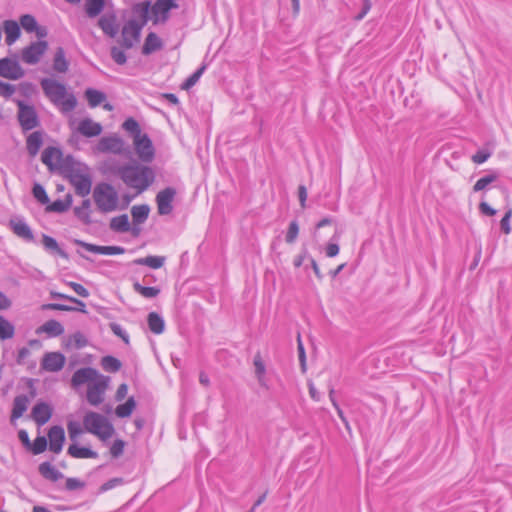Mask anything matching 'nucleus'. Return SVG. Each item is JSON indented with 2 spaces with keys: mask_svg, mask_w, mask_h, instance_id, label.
Returning a JSON list of instances; mask_svg holds the SVG:
<instances>
[{
  "mask_svg": "<svg viewBox=\"0 0 512 512\" xmlns=\"http://www.w3.org/2000/svg\"><path fill=\"white\" fill-rule=\"evenodd\" d=\"M93 201L99 212L112 213L119 209V194L115 187L107 182L96 184L92 192Z\"/></svg>",
  "mask_w": 512,
  "mask_h": 512,
  "instance_id": "nucleus-5",
  "label": "nucleus"
},
{
  "mask_svg": "<svg viewBox=\"0 0 512 512\" xmlns=\"http://www.w3.org/2000/svg\"><path fill=\"white\" fill-rule=\"evenodd\" d=\"M177 7L178 5L174 0H157L151 7L153 22L163 23L167 21L170 10Z\"/></svg>",
  "mask_w": 512,
  "mask_h": 512,
  "instance_id": "nucleus-16",
  "label": "nucleus"
},
{
  "mask_svg": "<svg viewBox=\"0 0 512 512\" xmlns=\"http://www.w3.org/2000/svg\"><path fill=\"white\" fill-rule=\"evenodd\" d=\"M298 234H299V225H298L297 221H292L289 224V227H288V230L286 233V237H285L286 242L289 244L294 243L298 237Z\"/></svg>",
  "mask_w": 512,
  "mask_h": 512,
  "instance_id": "nucleus-53",
  "label": "nucleus"
},
{
  "mask_svg": "<svg viewBox=\"0 0 512 512\" xmlns=\"http://www.w3.org/2000/svg\"><path fill=\"white\" fill-rule=\"evenodd\" d=\"M68 434L72 441H75L77 437L82 434L83 430L78 422L70 421L67 425Z\"/></svg>",
  "mask_w": 512,
  "mask_h": 512,
  "instance_id": "nucleus-54",
  "label": "nucleus"
},
{
  "mask_svg": "<svg viewBox=\"0 0 512 512\" xmlns=\"http://www.w3.org/2000/svg\"><path fill=\"white\" fill-rule=\"evenodd\" d=\"M67 156L64 157L62 151L57 147H47L43 150L41 161L50 171H59L62 173V166L66 163Z\"/></svg>",
  "mask_w": 512,
  "mask_h": 512,
  "instance_id": "nucleus-13",
  "label": "nucleus"
},
{
  "mask_svg": "<svg viewBox=\"0 0 512 512\" xmlns=\"http://www.w3.org/2000/svg\"><path fill=\"white\" fill-rule=\"evenodd\" d=\"M123 483V479L122 478H112L110 480H108L107 482H105L102 486H101V491H108L110 489H113L114 487L118 486V485H121Z\"/></svg>",
  "mask_w": 512,
  "mask_h": 512,
  "instance_id": "nucleus-64",
  "label": "nucleus"
},
{
  "mask_svg": "<svg viewBox=\"0 0 512 512\" xmlns=\"http://www.w3.org/2000/svg\"><path fill=\"white\" fill-rule=\"evenodd\" d=\"M491 156V153L486 150H479L476 154L472 156V160L476 164H482L485 161L488 160V158Z\"/></svg>",
  "mask_w": 512,
  "mask_h": 512,
  "instance_id": "nucleus-63",
  "label": "nucleus"
},
{
  "mask_svg": "<svg viewBox=\"0 0 512 512\" xmlns=\"http://www.w3.org/2000/svg\"><path fill=\"white\" fill-rule=\"evenodd\" d=\"M48 49L46 41H35L21 51V60L28 65L37 64Z\"/></svg>",
  "mask_w": 512,
  "mask_h": 512,
  "instance_id": "nucleus-12",
  "label": "nucleus"
},
{
  "mask_svg": "<svg viewBox=\"0 0 512 512\" xmlns=\"http://www.w3.org/2000/svg\"><path fill=\"white\" fill-rule=\"evenodd\" d=\"M148 326L154 334H161L165 329L164 319L156 312H150L147 317Z\"/></svg>",
  "mask_w": 512,
  "mask_h": 512,
  "instance_id": "nucleus-35",
  "label": "nucleus"
},
{
  "mask_svg": "<svg viewBox=\"0 0 512 512\" xmlns=\"http://www.w3.org/2000/svg\"><path fill=\"white\" fill-rule=\"evenodd\" d=\"M14 92H15L14 85L5 83L0 80V96L9 98L14 94Z\"/></svg>",
  "mask_w": 512,
  "mask_h": 512,
  "instance_id": "nucleus-61",
  "label": "nucleus"
},
{
  "mask_svg": "<svg viewBox=\"0 0 512 512\" xmlns=\"http://www.w3.org/2000/svg\"><path fill=\"white\" fill-rule=\"evenodd\" d=\"M150 2L138 3L133 6V13L139 19H129L122 27L119 44L124 49H131L140 41L141 31L149 19Z\"/></svg>",
  "mask_w": 512,
  "mask_h": 512,
  "instance_id": "nucleus-3",
  "label": "nucleus"
},
{
  "mask_svg": "<svg viewBox=\"0 0 512 512\" xmlns=\"http://www.w3.org/2000/svg\"><path fill=\"white\" fill-rule=\"evenodd\" d=\"M44 140V132L43 131H34L31 134L28 135L26 139V149L28 154L31 157H35L41 146L43 145Z\"/></svg>",
  "mask_w": 512,
  "mask_h": 512,
  "instance_id": "nucleus-23",
  "label": "nucleus"
},
{
  "mask_svg": "<svg viewBox=\"0 0 512 512\" xmlns=\"http://www.w3.org/2000/svg\"><path fill=\"white\" fill-rule=\"evenodd\" d=\"M47 444H48V443H47V439H46V437H44V436H38V437L34 440L33 444L31 443V448H30V449L32 450V452H33L35 455H37V454H40V453H42V452H44V451L46 450V448H47Z\"/></svg>",
  "mask_w": 512,
  "mask_h": 512,
  "instance_id": "nucleus-52",
  "label": "nucleus"
},
{
  "mask_svg": "<svg viewBox=\"0 0 512 512\" xmlns=\"http://www.w3.org/2000/svg\"><path fill=\"white\" fill-rule=\"evenodd\" d=\"M162 48L161 39L153 32H150L144 42L142 47V53L144 55H150L151 53Z\"/></svg>",
  "mask_w": 512,
  "mask_h": 512,
  "instance_id": "nucleus-29",
  "label": "nucleus"
},
{
  "mask_svg": "<svg viewBox=\"0 0 512 512\" xmlns=\"http://www.w3.org/2000/svg\"><path fill=\"white\" fill-rule=\"evenodd\" d=\"M18 121L24 132L37 128L40 125L38 115L33 106L18 102Z\"/></svg>",
  "mask_w": 512,
  "mask_h": 512,
  "instance_id": "nucleus-9",
  "label": "nucleus"
},
{
  "mask_svg": "<svg viewBox=\"0 0 512 512\" xmlns=\"http://www.w3.org/2000/svg\"><path fill=\"white\" fill-rule=\"evenodd\" d=\"M25 71L16 59L5 57L0 59V76L9 80H19Z\"/></svg>",
  "mask_w": 512,
  "mask_h": 512,
  "instance_id": "nucleus-14",
  "label": "nucleus"
},
{
  "mask_svg": "<svg viewBox=\"0 0 512 512\" xmlns=\"http://www.w3.org/2000/svg\"><path fill=\"white\" fill-rule=\"evenodd\" d=\"M101 374L99 372L91 367H85L78 369L74 372L72 378H71V385L74 388H77L83 384H90L93 383L98 377H100Z\"/></svg>",
  "mask_w": 512,
  "mask_h": 512,
  "instance_id": "nucleus-18",
  "label": "nucleus"
},
{
  "mask_svg": "<svg viewBox=\"0 0 512 512\" xmlns=\"http://www.w3.org/2000/svg\"><path fill=\"white\" fill-rule=\"evenodd\" d=\"M49 449L58 454L62 451L65 441V432L61 426H52L48 432Z\"/></svg>",
  "mask_w": 512,
  "mask_h": 512,
  "instance_id": "nucleus-20",
  "label": "nucleus"
},
{
  "mask_svg": "<svg viewBox=\"0 0 512 512\" xmlns=\"http://www.w3.org/2000/svg\"><path fill=\"white\" fill-rule=\"evenodd\" d=\"M176 195V190L173 187H167L159 191L156 195V203L158 213L160 215H168L173 210V200Z\"/></svg>",
  "mask_w": 512,
  "mask_h": 512,
  "instance_id": "nucleus-15",
  "label": "nucleus"
},
{
  "mask_svg": "<svg viewBox=\"0 0 512 512\" xmlns=\"http://www.w3.org/2000/svg\"><path fill=\"white\" fill-rule=\"evenodd\" d=\"M29 404V398L22 394L14 398L13 408L11 413V421L22 417L24 412L27 410Z\"/></svg>",
  "mask_w": 512,
  "mask_h": 512,
  "instance_id": "nucleus-27",
  "label": "nucleus"
},
{
  "mask_svg": "<svg viewBox=\"0 0 512 512\" xmlns=\"http://www.w3.org/2000/svg\"><path fill=\"white\" fill-rule=\"evenodd\" d=\"M497 176L494 174L486 175L482 178H480L475 185L473 186L474 192H479L487 188L489 184L494 182L496 180Z\"/></svg>",
  "mask_w": 512,
  "mask_h": 512,
  "instance_id": "nucleus-50",
  "label": "nucleus"
},
{
  "mask_svg": "<svg viewBox=\"0 0 512 512\" xmlns=\"http://www.w3.org/2000/svg\"><path fill=\"white\" fill-rule=\"evenodd\" d=\"M87 345H88V340H87L86 336L80 331H77V332L71 334L68 337L67 343H66L67 347H73L76 349H81Z\"/></svg>",
  "mask_w": 512,
  "mask_h": 512,
  "instance_id": "nucleus-41",
  "label": "nucleus"
},
{
  "mask_svg": "<svg viewBox=\"0 0 512 512\" xmlns=\"http://www.w3.org/2000/svg\"><path fill=\"white\" fill-rule=\"evenodd\" d=\"M96 153H112L115 155L130 156V148L123 139L117 135L102 137L94 147Z\"/></svg>",
  "mask_w": 512,
  "mask_h": 512,
  "instance_id": "nucleus-7",
  "label": "nucleus"
},
{
  "mask_svg": "<svg viewBox=\"0 0 512 512\" xmlns=\"http://www.w3.org/2000/svg\"><path fill=\"white\" fill-rule=\"evenodd\" d=\"M15 335L14 325L4 316L0 315V340H8Z\"/></svg>",
  "mask_w": 512,
  "mask_h": 512,
  "instance_id": "nucleus-39",
  "label": "nucleus"
},
{
  "mask_svg": "<svg viewBox=\"0 0 512 512\" xmlns=\"http://www.w3.org/2000/svg\"><path fill=\"white\" fill-rule=\"evenodd\" d=\"M117 175L130 189L141 194L146 191L155 180V173L149 166L133 162L118 167Z\"/></svg>",
  "mask_w": 512,
  "mask_h": 512,
  "instance_id": "nucleus-1",
  "label": "nucleus"
},
{
  "mask_svg": "<svg viewBox=\"0 0 512 512\" xmlns=\"http://www.w3.org/2000/svg\"><path fill=\"white\" fill-rule=\"evenodd\" d=\"M165 257L163 256H147L138 258L133 261L135 265H145L152 269H159L164 265Z\"/></svg>",
  "mask_w": 512,
  "mask_h": 512,
  "instance_id": "nucleus-37",
  "label": "nucleus"
},
{
  "mask_svg": "<svg viewBox=\"0 0 512 512\" xmlns=\"http://www.w3.org/2000/svg\"><path fill=\"white\" fill-rule=\"evenodd\" d=\"M31 416L38 426H42L50 420L52 408L45 402L37 403L32 408Z\"/></svg>",
  "mask_w": 512,
  "mask_h": 512,
  "instance_id": "nucleus-22",
  "label": "nucleus"
},
{
  "mask_svg": "<svg viewBox=\"0 0 512 512\" xmlns=\"http://www.w3.org/2000/svg\"><path fill=\"white\" fill-rule=\"evenodd\" d=\"M104 0H88L86 2V13L90 18L96 17L104 8Z\"/></svg>",
  "mask_w": 512,
  "mask_h": 512,
  "instance_id": "nucleus-44",
  "label": "nucleus"
},
{
  "mask_svg": "<svg viewBox=\"0 0 512 512\" xmlns=\"http://www.w3.org/2000/svg\"><path fill=\"white\" fill-rule=\"evenodd\" d=\"M4 32L6 34L7 45H12L21 34L19 24L14 20H6L3 24Z\"/></svg>",
  "mask_w": 512,
  "mask_h": 512,
  "instance_id": "nucleus-26",
  "label": "nucleus"
},
{
  "mask_svg": "<svg viewBox=\"0 0 512 512\" xmlns=\"http://www.w3.org/2000/svg\"><path fill=\"white\" fill-rule=\"evenodd\" d=\"M125 442L118 439L115 440L110 448V453L114 458H118L124 452Z\"/></svg>",
  "mask_w": 512,
  "mask_h": 512,
  "instance_id": "nucleus-58",
  "label": "nucleus"
},
{
  "mask_svg": "<svg viewBox=\"0 0 512 512\" xmlns=\"http://www.w3.org/2000/svg\"><path fill=\"white\" fill-rule=\"evenodd\" d=\"M108 383L109 378L101 375L98 379L93 381V383L88 385L86 398L89 404L92 406H98L104 401V394L108 387Z\"/></svg>",
  "mask_w": 512,
  "mask_h": 512,
  "instance_id": "nucleus-11",
  "label": "nucleus"
},
{
  "mask_svg": "<svg viewBox=\"0 0 512 512\" xmlns=\"http://www.w3.org/2000/svg\"><path fill=\"white\" fill-rule=\"evenodd\" d=\"M134 290L145 298H154L160 293V289L157 287H145L140 283L135 282L133 284Z\"/></svg>",
  "mask_w": 512,
  "mask_h": 512,
  "instance_id": "nucleus-46",
  "label": "nucleus"
},
{
  "mask_svg": "<svg viewBox=\"0 0 512 512\" xmlns=\"http://www.w3.org/2000/svg\"><path fill=\"white\" fill-rule=\"evenodd\" d=\"M83 426L85 431L97 436L105 441L112 437L114 427L109 420L97 412L89 411L83 418Z\"/></svg>",
  "mask_w": 512,
  "mask_h": 512,
  "instance_id": "nucleus-6",
  "label": "nucleus"
},
{
  "mask_svg": "<svg viewBox=\"0 0 512 512\" xmlns=\"http://www.w3.org/2000/svg\"><path fill=\"white\" fill-rule=\"evenodd\" d=\"M98 25L104 34L112 38L115 37L119 31L116 16L113 14H106L100 17Z\"/></svg>",
  "mask_w": 512,
  "mask_h": 512,
  "instance_id": "nucleus-24",
  "label": "nucleus"
},
{
  "mask_svg": "<svg viewBox=\"0 0 512 512\" xmlns=\"http://www.w3.org/2000/svg\"><path fill=\"white\" fill-rule=\"evenodd\" d=\"M74 187L76 195L86 197L92 189L91 169L84 163L78 162L71 155L67 156L66 163L62 166V173Z\"/></svg>",
  "mask_w": 512,
  "mask_h": 512,
  "instance_id": "nucleus-2",
  "label": "nucleus"
},
{
  "mask_svg": "<svg viewBox=\"0 0 512 512\" xmlns=\"http://www.w3.org/2000/svg\"><path fill=\"white\" fill-rule=\"evenodd\" d=\"M37 333H45L49 337H58L64 333V327L59 321L52 319L41 325Z\"/></svg>",
  "mask_w": 512,
  "mask_h": 512,
  "instance_id": "nucleus-25",
  "label": "nucleus"
},
{
  "mask_svg": "<svg viewBox=\"0 0 512 512\" xmlns=\"http://www.w3.org/2000/svg\"><path fill=\"white\" fill-rule=\"evenodd\" d=\"M111 331L118 337H120L126 344L129 343V335L127 332L122 328L121 325L117 323H111L110 324Z\"/></svg>",
  "mask_w": 512,
  "mask_h": 512,
  "instance_id": "nucleus-56",
  "label": "nucleus"
},
{
  "mask_svg": "<svg viewBox=\"0 0 512 512\" xmlns=\"http://www.w3.org/2000/svg\"><path fill=\"white\" fill-rule=\"evenodd\" d=\"M69 68V63L65 57V51L62 47H58L53 60V69L59 73H65Z\"/></svg>",
  "mask_w": 512,
  "mask_h": 512,
  "instance_id": "nucleus-36",
  "label": "nucleus"
},
{
  "mask_svg": "<svg viewBox=\"0 0 512 512\" xmlns=\"http://www.w3.org/2000/svg\"><path fill=\"white\" fill-rule=\"evenodd\" d=\"M85 97L92 108L99 106L106 99V95L103 92L92 88L85 91Z\"/></svg>",
  "mask_w": 512,
  "mask_h": 512,
  "instance_id": "nucleus-40",
  "label": "nucleus"
},
{
  "mask_svg": "<svg viewBox=\"0 0 512 512\" xmlns=\"http://www.w3.org/2000/svg\"><path fill=\"white\" fill-rule=\"evenodd\" d=\"M39 473L42 475V477L52 482H56L63 478V474L49 462H43L39 465Z\"/></svg>",
  "mask_w": 512,
  "mask_h": 512,
  "instance_id": "nucleus-32",
  "label": "nucleus"
},
{
  "mask_svg": "<svg viewBox=\"0 0 512 512\" xmlns=\"http://www.w3.org/2000/svg\"><path fill=\"white\" fill-rule=\"evenodd\" d=\"M121 46H112L110 49L111 58L118 65H124L127 62L126 54Z\"/></svg>",
  "mask_w": 512,
  "mask_h": 512,
  "instance_id": "nucleus-48",
  "label": "nucleus"
},
{
  "mask_svg": "<svg viewBox=\"0 0 512 512\" xmlns=\"http://www.w3.org/2000/svg\"><path fill=\"white\" fill-rule=\"evenodd\" d=\"M110 229L116 232H128L130 223L126 214L113 217L110 221Z\"/></svg>",
  "mask_w": 512,
  "mask_h": 512,
  "instance_id": "nucleus-38",
  "label": "nucleus"
},
{
  "mask_svg": "<svg viewBox=\"0 0 512 512\" xmlns=\"http://www.w3.org/2000/svg\"><path fill=\"white\" fill-rule=\"evenodd\" d=\"M42 244L48 252L55 253L64 259L68 258V254L62 248H60L58 242L53 237L43 234Z\"/></svg>",
  "mask_w": 512,
  "mask_h": 512,
  "instance_id": "nucleus-33",
  "label": "nucleus"
},
{
  "mask_svg": "<svg viewBox=\"0 0 512 512\" xmlns=\"http://www.w3.org/2000/svg\"><path fill=\"white\" fill-rule=\"evenodd\" d=\"M48 209L53 212L63 213L69 209V203L62 200L54 201Z\"/></svg>",
  "mask_w": 512,
  "mask_h": 512,
  "instance_id": "nucleus-60",
  "label": "nucleus"
},
{
  "mask_svg": "<svg viewBox=\"0 0 512 512\" xmlns=\"http://www.w3.org/2000/svg\"><path fill=\"white\" fill-rule=\"evenodd\" d=\"M511 217H512V208H509L506 211L504 217L500 221L501 230L505 234H509L511 232V225H510Z\"/></svg>",
  "mask_w": 512,
  "mask_h": 512,
  "instance_id": "nucleus-57",
  "label": "nucleus"
},
{
  "mask_svg": "<svg viewBox=\"0 0 512 512\" xmlns=\"http://www.w3.org/2000/svg\"><path fill=\"white\" fill-rule=\"evenodd\" d=\"M20 24L27 32H34L37 29V21L34 16L30 14L21 16Z\"/></svg>",
  "mask_w": 512,
  "mask_h": 512,
  "instance_id": "nucleus-49",
  "label": "nucleus"
},
{
  "mask_svg": "<svg viewBox=\"0 0 512 512\" xmlns=\"http://www.w3.org/2000/svg\"><path fill=\"white\" fill-rule=\"evenodd\" d=\"M124 252L125 249L120 246H100V254L102 255H119Z\"/></svg>",
  "mask_w": 512,
  "mask_h": 512,
  "instance_id": "nucleus-59",
  "label": "nucleus"
},
{
  "mask_svg": "<svg viewBox=\"0 0 512 512\" xmlns=\"http://www.w3.org/2000/svg\"><path fill=\"white\" fill-rule=\"evenodd\" d=\"M67 453L77 459H85V458H97L98 454L97 452L91 450L90 448L86 447H79L76 444H72L68 447Z\"/></svg>",
  "mask_w": 512,
  "mask_h": 512,
  "instance_id": "nucleus-31",
  "label": "nucleus"
},
{
  "mask_svg": "<svg viewBox=\"0 0 512 512\" xmlns=\"http://www.w3.org/2000/svg\"><path fill=\"white\" fill-rule=\"evenodd\" d=\"M253 364L255 367V375L259 385L267 389L268 385L265 377L266 367L259 352L254 356Z\"/></svg>",
  "mask_w": 512,
  "mask_h": 512,
  "instance_id": "nucleus-28",
  "label": "nucleus"
},
{
  "mask_svg": "<svg viewBox=\"0 0 512 512\" xmlns=\"http://www.w3.org/2000/svg\"><path fill=\"white\" fill-rule=\"evenodd\" d=\"M150 212V207L147 204L135 205L131 208V215L134 224H143Z\"/></svg>",
  "mask_w": 512,
  "mask_h": 512,
  "instance_id": "nucleus-34",
  "label": "nucleus"
},
{
  "mask_svg": "<svg viewBox=\"0 0 512 512\" xmlns=\"http://www.w3.org/2000/svg\"><path fill=\"white\" fill-rule=\"evenodd\" d=\"M133 146L138 158L143 163H150L155 156L153 143L149 136L145 133L133 137Z\"/></svg>",
  "mask_w": 512,
  "mask_h": 512,
  "instance_id": "nucleus-10",
  "label": "nucleus"
},
{
  "mask_svg": "<svg viewBox=\"0 0 512 512\" xmlns=\"http://www.w3.org/2000/svg\"><path fill=\"white\" fill-rule=\"evenodd\" d=\"M77 131L88 138L99 136L103 127L100 123L93 121L91 118L82 119L77 126Z\"/></svg>",
  "mask_w": 512,
  "mask_h": 512,
  "instance_id": "nucleus-21",
  "label": "nucleus"
},
{
  "mask_svg": "<svg viewBox=\"0 0 512 512\" xmlns=\"http://www.w3.org/2000/svg\"><path fill=\"white\" fill-rule=\"evenodd\" d=\"M297 349H298V358L301 365L302 372L306 371V354L303 343L301 341L300 335L297 338Z\"/></svg>",
  "mask_w": 512,
  "mask_h": 512,
  "instance_id": "nucleus-55",
  "label": "nucleus"
},
{
  "mask_svg": "<svg viewBox=\"0 0 512 512\" xmlns=\"http://www.w3.org/2000/svg\"><path fill=\"white\" fill-rule=\"evenodd\" d=\"M50 296L53 299L68 300L70 302L75 303L77 306L73 307V306H68V305L60 304V303H48V304H43L41 306L42 310L79 311L82 313H86V304L83 301H81L75 297H72V296H69V295H66V294H63L60 292H56V291H50Z\"/></svg>",
  "mask_w": 512,
  "mask_h": 512,
  "instance_id": "nucleus-8",
  "label": "nucleus"
},
{
  "mask_svg": "<svg viewBox=\"0 0 512 512\" xmlns=\"http://www.w3.org/2000/svg\"><path fill=\"white\" fill-rule=\"evenodd\" d=\"M122 128L130 133L132 137H136L138 135H142L139 123L134 118H128L126 119L123 124Z\"/></svg>",
  "mask_w": 512,
  "mask_h": 512,
  "instance_id": "nucleus-47",
  "label": "nucleus"
},
{
  "mask_svg": "<svg viewBox=\"0 0 512 512\" xmlns=\"http://www.w3.org/2000/svg\"><path fill=\"white\" fill-rule=\"evenodd\" d=\"M135 406L136 402L134 398L130 397L124 404H120L116 407L115 413L120 418L129 417L132 414Z\"/></svg>",
  "mask_w": 512,
  "mask_h": 512,
  "instance_id": "nucleus-42",
  "label": "nucleus"
},
{
  "mask_svg": "<svg viewBox=\"0 0 512 512\" xmlns=\"http://www.w3.org/2000/svg\"><path fill=\"white\" fill-rule=\"evenodd\" d=\"M46 97L64 114L73 111L77 105V99L72 93H68L64 84L51 79L43 78L40 82Z\"/></svg>",
  "mask_w": 512,
  "mask_h": 512,
  "instance_id": "nucleus-4",
  "label": "nucleus"
},
{
  "mask_svg": "<svg viewBox=\"0 0 512 512\" xmlns=\"http://www.w3.org/2000/svg\"><path fill=\"white\" fill-rule=\"evenodd\" d=\"M207 66L206 64H202L192 75H190L182 84V89L189 90L192 88L200 79L202 74L205 72Z\"/></svg>",
  "mask_w": 512,
  "mask_h": 512,
  "instance_id": "nucleus-45",
  "label": "nucleus"
},
{
  "mask_svg": "<svg viewBox=\"0 0 512 512\" xmlns=\"http://www.w3.org/2000/svg\"><path fill=\"white\" fill-rule=\"evenodd\" d=\"M102 368L107 372L115 373L120 370L121 362L113 356H104L101 359Z\"/></svg>",
  "mask_w": 512,
  "mask_h": 512,
  "instance_id": "nucleus-43",
  "label": "nucleus"
},
{
  "mask_svg": "<svg viewBox=\"0 0 512 512\" xmlns=\"http://www.w3.org/2000/svg\"><path fill=\"white\" fill-rule=\"evenodd\" d=\"M65 362L66 358L62 353L47 352L42 358L41 367L48 372H58L64 367Z\"/></svg>",
  "mask_w": 512,
  "mask_h": 512,
  "instance_id": "nucleus-17",
  "label": "nucleus"
},
{
  "mask_svg": "<svg viewBox=\"0 0 512 512\" xmlns=\"http://www.w3.org/2000/svg\"><path fill=\"white\" fill-rule=\"evenodd\" d=\"M76 294L83 298H87L89 296V291L81 284L76 282H68L67 283Z\"/></svg>",
  "mask_w": 512,
  "mask_h": 512,
  "instance_id": "nucleus-62",
  "label": "nucleus"
},
{
  "mask_svg": "<svg viewBox=\"0 0 512 512\" xmlns=\"http://www.w3.org/2000/svg\"><path fill=\"white\" fill-rule=\"evenodd\" d=\"M32 193L35 199H37L41 204H47L49 202V197L42 185L35 184L33 186Z\"/></svg>",
  "mask_w": 512,
  "mask_h": 512,
  "instance_id": "nucleus-51",
  "label": "nucleus"
},
{
  "mask_svg": "<svg viewBox=\"0 0 512 512\" xmlns=\"http://www.w3.org/2000/svg\"><path fill=\"white\" fill-rule=\"evenodd\" d=\"M9 226L17 237L21 238L26 242L34 241V234L30 226L23 219H11L9 222Z\"/></svg>",
  "mask_w": 512,
  "mask_h": 512,
  "instance_id": "nucleus-19",
  "label": "nucleus"
},
{
  "mask_svg": "<svg viewBox=\"0 0 512 512\" xmlns=\"http://www.w3.org/2000/svg\"><path fill=\"white\" fill-rule=\"evenodd\" d=\"M75 216L81 220L84 224L92 223L91 220V201L90 199H84L80 206L74 208Z\"/></svg>",
  "mask_w": 512,
  "mask_h": 512,
  "instance_id": "nucleus-30",
  "label": "nucleus"
}]
</instances>
